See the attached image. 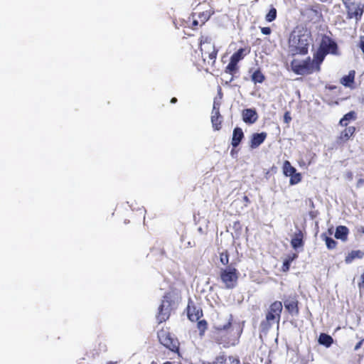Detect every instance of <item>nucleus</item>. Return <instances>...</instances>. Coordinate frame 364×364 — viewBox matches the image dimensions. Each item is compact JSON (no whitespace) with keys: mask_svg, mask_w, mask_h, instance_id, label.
<instances>
[{"mask_svg":"<svg viewBox=\"0 0 364 364\" xmlns=\"http://www.w3.org/2000/svg\"><path fill=\"white\" fill-rule=\"evenodd\" d=\"M220 262L227 266L220 270L219 277L224 287L228 289H234L238 282L240 272L235 266L240 262L238 252H222Z\"/></svg>","mask_w":364,"mask_h":364,"instance_id":"nucleus-1","label":"nucleus"},{"mask_svg":"<svg viewBox=\"0 0 364 364\" xmlns=\"http://www.w3.org/2000/svg\"><path fill=\"white\" fill-rule=\"evenodd\" d=\"M312 43L313 37L311 31L304 26H298L290 33L289 51L292 56L306 55Z\"/></svg>","mask_w":364,"mask_h":364,"instance_id":"nucleus-2","label":"nucleus"},{"mask_svg":"<svg viewBox=\"0 0 364 364\" xmlns=\"http://www.w3.org/2000/svg\"><path fill=\"white\" fill-rule=\"evenodd\" d=\"M199 47L202 58L193 60V63L199 69L207 70L209 66L213 67L215 65L218 50L216 49L213 39L208 36L200 37Z\"/></svg>","mask_w":364,"mask_h":364,"instance_id":"nucleus-3","label":"nucleus"},{"mask_svg":"<svg viewBox=\"0 0 364 364\" xmlns=\"http://www.w3.org/2000/svg\"><path fill=\"white\" fill-rule=\"evenodd\" d=\"M321 63L313 55V59L311 57H307L303 60L294 59L291 62V69L296 75H311L314 73H318L321 71Z\"/></svg>","mask_w":364,"mask_h":364,"instance_id":"nucleus-4","label":"nucleus"},{"mask_svg":"<svg viewBox=\"0 0 364 364\" xmlns=\"http://www.w3.org/2000/svg\"><path fill=\"white\" fill-rule=\"evenodd\" d=\"M232 322L231 320H229L223 326L214 327L213 338L216 343L223 344L224 346L235 345L238 336L237 338H232Z\"/></svg>","mask_w":364,"mask_h":364,"instance_id":"nucleus-5","label":"nucleus"},{"mask_svg":"<svg viewBox=\"0 0 364 364\" xmlns=\"http://www.w3.org/2000/svg\"><path fill=\"white\" fill-rule=\"evenodd\" d=\"M328 54L334 55H338V46L336 42L331 37L326 35H323L321 38L318 48L316 52L314 53V55L318 60V63L322 64L326 56Z\"/></svg>","mask_w":364,"mask_h":364,"instance_id":"nucleus-6","label":"nucleus"},{"mask_svg":"<svg viewBox=\"0 0 364 364\" xmlns=\"http://www.w3.org/2000/svg\"><path fill=\"white\" fill-rule=\"evenodd\" d=\"M282 309V301H275L269 305L266 312L265 319L260 323L262 331L269 330L274 323L279 324Z\"/></svg>","mask_w":364,"mask_h":364,"instance_id":"nucleus-7","label":"nucleus"},{"mask_svg":"<svg viewBox=\"0 0 364 364\" xmlns=\"http://www.w3.org/2000/svg\"><path fill=\"white\" fill-rule=\"evenodd\" d=\"M203 8L198 6L196 11L192 13L191 16L193 18L191 28L196 29V27L204 25L214 14V10L208 4H203L201 5Z\"/></svg>","mask_w":364,"mask_h":364,"instance_id":"nucleus-8","label":"nucleus"},{"mask_svg":"<svg viewBox=\"0 0 364 364\" xmlns=\"http://www.w3.org/2000/svg\"><path fill=\"white\" fill-rule=\"evenodd\" d=\"M251 52V48L249 46H245L242 48L237 49L230 57V62L225 67V73L232 75L237 69V64L240 61L243 60Z\"/></svg>","mask_w":364,"mask_h":364,"instance_id":"nucleus-9","label":"nucleus"},{"mask_svg":"<svg viewBox=\"0 0 364 364\" xmlns=\"http://www.w3.org/2000/svg\"><path fill=\"white\" fill-rule=\"evenodd\" d=\"M346 10V18L355 19L356 21L361 20L364 12V4L355 3L353 0H341Z\"/></svg>","mask_w":364,"mask_h":364,"instance_id":"nucleus-10","label":"nucleus"},{"mask_svg":"<svg viewBox=\"0 0 364 364\" xmlns=\"http://www.w3.org/2000/svg\"><path fill=\"white\" fill-rule=\"evenodd\" d=\"M158 338L161 344L173 352L178 351V341L174 338L168 328H162L158 332Z\"/></svg>","mask_w":364,"mask_h":364,"instance_id":"nucleus-11","label":"nucleus"},{"mask_svg":"<svg viewBox=\"0 0 364 364\" xmlns=\"http://www.w3.org/2000/svg\"><path fill=\"white\" fill-rule=\"evenodd\" d=\"M171 301L168 296H165L158 309V313L156 316L159 324L169 319L171 312Z\"/></svg>","mask_w":364,"mask_h":364,"instance_id":"nucleus-12","label":"nucleus"},{"mask_svg":"<svg viewBox=\"0 0 364 364\" xmlns=\"http://www.w3.org/2000/svg\"><path fill=\"white\" fill-rule=\"evenodd\" d=\"M187 316L192 322H196L203 316L202 309L191 299L188 301L187 306Z\"/></svg>","mask_w":364,"mask_h":364,"instance_id":"nucleus-13","label":"nucleus"},{"mask_svg":"<svg viewBox=\"0 0 364 364\" xmlns=\"http://www.w3.org/2000/svg\"><path fill=\"white\" fill-rule=\"evenodd\" d=\"M304 16L311 23H318L322 18L321 11L318 5L311 6L306 9Z\"/></svg>","mask_w":364,"mask_h":364,"instance_id":"nucleus-14","label":"nucleus"},{"mask_svg":"<svg viewBox=\"0 0 364 364\" xmlns=\"http://www.w3.org/2000/svg\"><path fill=\"white\" fill-rule=\"evenodd\" d=\"M284 307L291 316H298L299 314V301L296 296H289L284 301Z\"/></svg>","mask_w":364,"mask_h":364,"instance_id":"nucleus-15","label":"nucleus"},{"mask_svg":"<svg viewBox=\"0 0 364 364\" xmlns=\"http://www.w3.org/2000/svg\"><path fill=\"white\" fill-rule=\"evenodd\" d=\"M211 364H241L237 355H219L210 363Z\"/></svg>","mask_w":364,"mask_h":364,"instance_id":"nucleus-16","label":"nucleus"},{"mask_svg":"<svg viewBox=\"0 0 364 364\" xmlns=\"http://www.w3.org/2000/svg\"><path fill=\"white\" fill-rule=\"evenodd\" d=\"M356 129L354 126L346 127V129L341 132L337 137L336 142L338 144H343L347 142L354 134Z\"/></svg>","mask_w":364,"mask_h":364,"instance_id":"nucleus-17","label":"nucleus"},{"mask_svg":"<svg viewBox=\"0 0 364 364\" xmlns=\"http://www.w3.org/2000/svg\"><path fill=\"white\" fill-rule=\"evenodd\" d=\"M267 134L264 132L261 133H254L250 139V147L252 149L259 147L266 139Z\"/></svg>","mask_w":364,"mask_h":364,"instance_id":"nucleus-18","label":"nucleus"},{"mask_svg":"<svg viewBox=\"0 0 364 364\" xmlns=\"http://www.w3.org/2000/svg\"><path fill=\"white\" fill-rule=\"evenodd\" d=\"M242 120L246 124H254L258 119V114L255 109L247 108L242 112Z\"/></svg>","mask_w":364,"mask_h":364,"instance_id":"nucleus-19","label":"nucleus"},{"mask_svg":"<svg viewBox=\"0 0 364 364\" xmlns=\"http://www.w3.org/2000/svg\"><path fill=\"white\" fill-rule=\"evenodd\" d=\"M304 244V234L301 230H297L291 237V245L294 249L303 247Z\"/></svg>","mask_w":364,"mask_h":364,"instance_id":"nucleus-20","label":"nucleus"},{"mask_svg":"<svg viewBox=\"0 0 364 364\" xmlns=\"http://www.w3.org/2000/svg\"><path fill=\"white\" fill-rule=\"evenodd\" d=\"M355 71L354 70H350L348 74L343 76L340 82L344 87H349L350 89L355 88Z\"/></svg>","mask_w":364,"mask_h":364,"instance_id":"nucleus-21","label":"nucleus"},{"mask_svg":"<svg viewBox=\"0 0 364 364\" xmlns=\"http://www.w3.org/2000/svg\"><path fill=\"white\" fill-rule=\"evenodd\" d=\"M245 135L242 128L238 127H235L233 129L231 140V145L232 146V147L234 149L237 148L240 145Z\"/></svg>","mask_w":364,"mask_h":364,"instance_id":"nucleus-22","label":"nucleus"},{"mask_svg":"<svg viewBox=\"0 0 364 364\" xmlns=\"http://www.w3.org/2000/svg\"><path fill=\"white\" fill-rule=\"evenodd\" d=\"M298 257V255L296 252H291V254H289L287 255L286 257L284 258L283 264L282 266V272H287L289 269L291 262L295 260Z\"/></svg>","mask_w":364,"mask_h":364,"instance_id":"nucleus-23","label":"nucleus"},{"mask_svg":"<svg viewBox=\"0 0 364 364\" xmlns=\"http://www.w3.org/2000/svg\"><path fill=\"white\" fill-rule=\"evenodd\" d=\"M349 233L348 228L344 225H339L336 229L335 237L346 241Z\"/></svg>","mask_w":364,"mask_h":364,"instance_id":"nucleus-24","label":"nucleus"},{"mask_svg":"<svg viewBox=\"0 0 364 364\" xmlns=\"http://www.w3.org/2000/svg\"><path fill=\"white\" fill-rule=\"evenodd\" d=\"M222 118L220 112H212L211 123L214 130L219 131L222 128Z\"/></svg>","mask_w":364,"mask_h":364,"instance_id":"nucleus-25","label":"nucleus"},{"mask_svg":"<svg viewBox=\"0 0 364 364\" xmlns=\"http://www.w3.org/2000/svg\"><path fill=\"white\" fill-rule=\"evenodd\" d=\"M251 80L255 84L262 83L265 80V76L260 68H258L252 73Z\"/></svg>","mask_w":364,"mask_h":364,"instance_id":"nucleus-26","label":"nucleus"},{"mask_svg":"<svg viewBox=\"0 0 364 364\" xmlns=\"http://www.w3.org/2000/svg\"><path fill=\"white\" fill-rule=\"evenodd\" d=\"M356 119V113L355 111H350L340 119L339 124L342 127H347L348 123L350 120H355Z\"/></svg>","mask_w":364,"mask_h":364,"instance_id":"nucleus-27","label":"nucleus"},{"mask_svg":"<svg viewBox=\"0 0 364 364\" xmlns=\"http://www.w3.org/2000/svg\"><path fill=\"white\" fill-rule=\"evenodd\" d=\"M318 343L321 345H323L324 346L328 348L330 347L332 343H333V338L324 333H322L320 334L318 337Z\"/></svg>","mask_w":364,"mask_h":364,"instance_id":"nucleus-28","label":"nucleus"},{"mask_svg":"<svg viewBox=\"0 0 364 364\" xmlns=\"http://www.w3.org/2000/svg\"><path fill=\"white\" fill-rule=\"evenodd\" d=\"M296 171L289 161H285L283 164V173L286 176H291Z\"/></svg>","mask_w":364,"mask_h":364,"instance_id":"nucleus-29","label":"nucleus"},{"mask_svg":"<svg viewBox=\"0 0 364 364\" xmlns=\"http://www.w3.org/2000/svg\"><path fill=\"white\" fill-rule=\"evenodd\" d=\"M363 252H350L346 257L345 261L347 264L351 263L355 259H360L363 257Z\"/></svg>","mask_w":364,"mask_h":364,"instance_id":"nucleus-30","label":"nucleus"},{"mask_svg":"<svg viewBox=\"0 0 364 364\" xmlns=\"http://www.w3.org/2000/svg\"><path fill=\"white\" fill-rule=\"evenodd\" d=\"M197 321V328L199 331V334L203 336L208 328V322L205 319L200 320V318Z\"/></svg>","mask_w":364,"mask_h":364,"instance_id":"nucleus-31","label":"nucleus"},{"mask_svg":"<svg viewBox=\"0 0 364 364\" xmlns=\"http://www.w3.org/2000/svg\"><path fill=\"white\" fill-rule=\"evenodd\" d=\"M277 18V9L272 7L265 16V19L268 22H272Z\"/></svg>","mask_w":364,"mask_h":364,"instance_id":"nucleus-32","label":"nucleus"},{"mask_svg":"<svg viewBox=\"0 0 364 364\" xmlns=\"http://www.w3.org/2000/svg\"><path fill=\"white\" fill-rule=\"evenodd\" d=\"M301 181V175L300 173L296 171L290 176L289 183L291 185H295L299 183Z\"/></svg>","mask_w":364,"mask_h":364,"instance_id":"nucleus-33","label":"nucleus"},{"mask_svg":"<svg viewBox=\"0 0 364 364\" xmlns=\"http://www.w3.org/2000/svg\"><path fill=\"white\" fill-rule=\"evenodd\" d=\"M232 229L235 231L236 235H238L241 233L242 225L239 220L235 221L233 223Z\"/></svg>","mask_w":364,"mask_h":364,"instance_id":"nucleus-34","label":"nucleus"},{"mask_svg":"<svg viewBox=\"0 0 364 364\" xmlns=\"http://www.w3.org/2000/svg\"><path fill=\"white\" fill-rule=\"evenodd\" d=\"M221 101L220 99L214 98L212 112H220Z\"/></svg>","mask_w":364,"mask_h":364,"instance_id":"nucleus-35","label":"nucleus"},{"mask_svg":"<svg viewBox=\"0 0 364 364\" xmlns=\"http://www.w3.org/2000/svg\"><path fill=\"white\" fill-rule=\"evenodd\" d=\"M326 244L328 248L333 249L336 246V242L331 237H326Z\"/></svg>","mask_w":364,"mask_h":364,"instance_id":"nucleus-36","label":"nucleus"},{"mask_svg":"<svg viewBox=\"0 0 364 364\" xmlns=\"http://www.w3.org/2000/svg\"><path fill=\"white\" fill-rule=\"evenodd\" d=\"M261 32L264 35H269L271 33V28L269 27H262Z\"/></svg>","mask_w":364,"mask_h":364,"instance_id":"nucleus-37","label":"nucleus"},{"mask_svg":"<svg viewBox=\"0 0 364 364\" xmlns=\"http://www.w3.org/2000/svg\"><path fill=\"white\" fill-rule=\"evenodd\" d=\"M359 289H364V272L360 276V282H358Z\"/></svg>","mask_w":364,"mask_h":364,"instance_id":"nucleus-38","label":"nucleus"},{"mask_svg":"<svg viewBox=\"0 0 364 364\" xmlns=\"http://www.w3.org/2000/svg\"><path fill=\"white\" fill-rule=\"evenodd\" d=\"M223 97V93L222 89L220 87H219L218 90V95L215 98L220 99V100L222 101Z\"/></svg>","mask_w":364,"mask_h":364,"instance_id":"nucleus-39","label":"nucleus"},{"mask_svg":"<svg viewBox=\"0 0 364 364\" xmlns=\"http://www.w3.org/2000/svg\"><path fill=\"white\" fill-rule=\"evenodd\" d=\"M363 186H364V178H360L357 181L356 186H357V188H361Z\"/></svg>","mask_w":364,"mask_h":364,"instance_id":"nucleus-40","label":"nucleus"},{"mask_svg":"<svg viewBox=\"0 0 364 364\" xmlns=\"http://www.w3.org/2000/svg\"><path fill=\"white\" fill-rule=\"evenodd\" d=\"M284 118L285 122H287V123H289V121L291 119V118L289 115V113L288 112L284 114Z\"/></svg>","mask_w":364,"mask_h":364,"instance_id":"nucleus-41","label":"nucleus"},{"mask_svg":"<svg viewBox=\"0 0 364 364\" xmlns=\"http://www.w3.org/2000/svg\"><path fill=\"white\" fill-rule=\"evenodd\" d=\"M363 343V340L360 341H359V342L355 345V346L354 349H355V350H358V349L361 347V346H362Z\"/></svg>","mask_w":364,"mask_h":364,"instance_id":"nucleus-42","label":"nucleus"},{"mask_svg":"<svg viewBox=\"0 0 364 364\" xmlns=\"http://www.w3.org/2000/svg\"><path fill=\"white\" fill-rule=\"evenodd\" d=\"M358 46L364 54V42L359 41Z\"/></svg>","mask_w":364,"mask_h":364,"instance_id":"nucleus-43","label":"nucleus"},{"mask_svg":"<svg viewBox=\"0 0 364 364\" xmlns=\"http://www.w3.org/2000/svg\"><path fill=\"white\" fill-rule=\"evenodd\" d=\"M177 102V98L173 97L171 100V103H176Z\"/></svg>","mask_w":364,"mask_h":364,"instance_id":"nucleus-44","label":"nucleus"},{"mask_svg":"<svg viewBox=\"0 0 364 364\" xmlns=\"http://www.w3.org/2000/svg\"><path fill=\"white\" fill-rule=\"evenodd\" d=\"M328 88L329 90H332L336 89V86H334V85H333V86H329V87H328Z\"/></svg>","mask_w":364,"mask_h":364,"instance_id":"nucleus-45","label":"nucleus"},{"mask_svg":"<svg viewBox=\"0 0 364 364\" xmlns=\"http://www.w3.org/2000/svg\"><path fill=\"white\" fill-rule=\"evenodd\" d=\"M360 41H361V42H364V35H363V36H360Z\"/></svg>","mask_w":364,"mask_h":364,"instance_id":"nucleus-46","label":"nucleus"},{"mask_svg":"<svg viewBox=\"0 0 364 364\" xmlns=\"http://www.w3.org/2000/svg\"><path fill=\"white\" fill-rule=\"evenodd\" d=\"M244 200H245V201H247V202H248V201H249V198H248V197H247V196H246L244 197Z\"/></svg>","mask_w":364,"mask_h":364,"instance_id":"nucleus-47","label":"nucleus"},{"mask_svg":"<svg viewBox=\"0 0 364 364\" xmlns=\"http://www.w3.org/2000/svg\"><path fill=\"white\" fill-rule=\"evenodd\" d=\"M164 364H173V363L170 361H166Z\"/></svg>","mask_w":364,"mask_h":364,"instance_id":"nucleus-48","label":"nucleus"},{"mask_svg":"<svg viewBox=\"0 0 364 364\" xmlns=\"http://www.w3.org/2000/svg\"><path fill=\"white\" fill-rule=\"evenodd\" d=\"M233 151H234L233 149L231 150V154H233Z\"/></svg>","mask_w":364,"mask_h":364,"instance_id":"nucleus-49","label":"nucleus"},{"mask_svg":"<svg viewBox=\"0 0 364 364\" xmlns=\"http://www.w3.org/2000/svg\"><path fill=\"white\" fill-rule=\"evenodd\" d=\"M209 364H211L210 363Z\"/></svg>","mask_w":364,"mask_h":364,"instance_id":"nucleus-50","label":"nucleus"}]
</instances>
